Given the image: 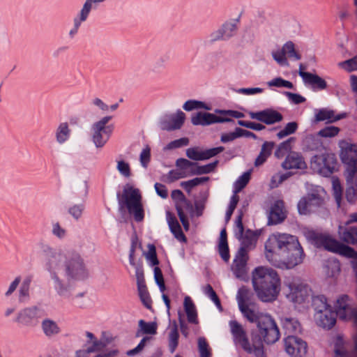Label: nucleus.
<instances>
[{
  "mask_svg": "<svg viewBox=\"0 0 357 357\" xmlns=\"http://www.w3.org/2000/svg\"><path fill=\"white\" fill-rule=\"evenodd\" d=\"M239 310L251 323L257 324V328L251 332V341L257 357L264 356V343L270 345L280 337L279 328L275 319L268 314H257L248 305H241Z\"/></svg>",
  "mask_w": 357,
  "mask_h": 357,
  "instance_id": "nucleus-1",
  "label": "nucleus"
},
{
  "mask_svg": "<svg viewBox=\"0 0 357 357\" xmlns=\"http://www.w3.org/2000/svg\"><path fill=\"white\" fill-rule=\"evenodd\" d=\"M266 257L273 254L280 255L288 269L301 264L305 256L303 249L296 236L275 233L269 236L265 243Z\"/></svg>",
  "mask_w": 357,
  "mask_h": 357,
  "instance_id": "nucleus-2",
  "label": "nucleus"
},
{
  "mask_svg": "<svg viewBox=\"0 0 357 357\" xmlns=\"http://www.w3.org/2000/svg\"><path fill=\"white\" fill-rule=\"evenodd\" d=\"M252 283L257 298L264 303L275 301L281 290V279L277 271L268 266L255 268Z\"/></svg>",
  "mask_w": 357,
  "mask_h": 357,
  "instance_id": "nucleus-3",
  "label": "nucleus"
},
{
  "mask_svg": "<svg viewBox=\"0 0 357 357\" xmlns=\"http://www.w3.org/2000/svg\"><path fill=\"white\" fill-rule=\"evenodd\" d=\"M116 198L121 213L128 211L136 222L144 220L145 212L139 189L127 183L123 187L122 194L120 192L116 193Z\"/></svg>",
  "mask_w": 357,
  "mask_h": 357,
  "instance_id": "nucleus-4",
  "label": "nucleus"
},
{
  "mask_svg": "<svg viewBox=\"0 0 357 357\" xmlns=\"http://www.w3.org/2000/svg\"><path fill=\"white\" fill-rule=\"evenodd\" d=\"M317 301L321 303L320 306L315 307L317 314L315 315L316 323L317 326L326 330L331 329L337 321V312H335L330 304L327 302V298L324 295H319L314 298V303Z\"/></svg>",
  "mask_w": 357,
  "mask_h": 357,
  "instance_id": "nucleus-5",
  "label": "nucleus"
},
{
  "mask_svg": "<svg viewBox=\"0 0 357 357\" xmlns=\"http://www.w3.org/2000/svg\"><path fill=\"white\" fill-rule=\"evenodd\" d=\"M311 167L324 177H328L337 169V158L333 153H324L321 155H314L310 160Z\"/></svg>",
  "mask_w": 357,
  "mask_h": 357,
  "instance_id": "nucleus-6",
  "label": "nucleus"
},
{
  "mask_svg": "<svg viewBox=\"0 0 357 357\" xmlns=\"http://www.w3.org/2000/svg\"><path fill=\"white\" fill-rule=\"evenodd\" d=\"M66 274L68 280H84L89 277V271L80 255L73 252L65 262Z\"/></svg>",
  "mask_w": 357,
  "mask_h": 357,
  "instance_id": "nucleus-7",
  "label": "nucleus"
},
{
  "mask_svg": "<svg viewBox=\"0 0 357 357\" xmlns=\"http://www.w3.org/2000/svg\"><path fill=\"white\" fill-rule=\"evenodd\" d=\"M112 119V116H105L92 125L93 142L97 148H101L105 146L110 138L114 130V124H109V121Z\"/></svg>",
  "mask_w": 357,
  "mask_h": 357,
  "instance_id": "nucleus-8",
  "label": "nucleus"
},
{
  "mask_svg": "<svg viewBox=\"0 0 357 357\" xmlns=\"http://www.w3.org/2000/svg\"><path fill=\"white\" fill-rule=\"evenodd\" d=\"M339 147L340 160L347 165V171L351 178L357 171V144L342 139L339 142Z\"/></svg>",
  "mask_w": 357,
  "mask_h": 357,
  "instance_id": "nucleus-9",
  "label": "nucleus"
},
{
  "mask_svg": "<svg viewBox=\"0 0 357 357\" xmlns=\"http://www.w3.org/2000/svg\"><path fill=\"white\" fill-rule=\"evenodd\" d=\"M240 15L236 19H231L225 22L216 31L209 35V42L213 43L218 40H228L234 36L238 30V24Z\"/></svg>",
  "mask_w": 357,
  "mask_h": 357,
  "instance_id": "nucleus-10",
  "label": "nucleus"
},
{
  "mask_svg": "<svg viewBox=\"0 0 357 357\" xmlns=\"http://www.w3.org/2000/svg\"><path fill=\"white\" fill-rule=\"evenodd\" d=\"M307 238L317 248H324L325 250L336 253L340 241L333 238L330 235L317 233L314 230H310L307 234Z\"/></svg>",
  "mask_w": 357,
  "mask_h": 357,
  "instance_id": "nucleus-11",
  "label": "nucleus"
},
{
  "mask_svg": "<svg viewBox=\"0 0 357 357\" xmlns=\"http://www.w3.org/2000/svg\"><path fill=\"white\" fill-rule=\"evenodd\" d=\"M42 255L45 270L50 273V277L57 273L63 262V255L47 245L43 247Z\"/></svg>",
  "mask_w": 357,
  "mask_h": 357,
  "instance_id": "nucleus-12",
  "label": "nucleus"
},
{
  "mask_svg": "<svg viewBox=\"0 0 357 357\" xmlns=\"http://www.w3.org/2000/svg\"><path fill=\"white\" fill-rule=\"evenodd\" d=\"M286 353L291 357H304L307 351V344L297 335H289L284 339Z\"/></svg>",
  "mask_w": 357,
  "mask_h": 357,
  "instance_id": "nucleus-13",
  "label": "nucleus"
},
{
  "mask_svg": "<svg viewBox=\"0 0 357 357\" xmlns=\"http://www.w3.org/2000/svg\"><path fill=\"white\" fill-rule=\"evenodd\" d=\"M191 122L194 126H210L214 123H235L234 120L231 118L220 116L215 114L202 111L197 112L192 116Z\"/></svg>",
  "mask_w": 357,
  "mask_h": 357,
  "instance_id": "nucleus-14",
  "label": "nucleus"
},
{
  "mask_svg": "<svg viewBox=\"0 0 357 357\" xmlns=\"http://www.w3.org/2000/svg\"><path fill=\"white\" fill-rule=\"evenodd\" d=\"M249 116L252 119L257 120L266 125H273L281 122L283 119L282 114L272 108H267L256 112H250Z\"/></svg>",
  "mask_w": 357,
  "mask_h": 357,
  "instance_id": "nucleus-15",
  "label": "nucleus"
},
{
  "mask_svg": "<svg viewBox=\"0 0 357 357\" xmlns=\"http://www.w3.org/2000/svg\"><path fill=\"white\" fill-rule=\"evenodd\" d=\"M324 204L323 198L316 193H308L298 201V212L300 215H307L310 213L312 208L319 207Z\"/></svg>",
  "mask_w": 357,
  "mask_h": 357,
  "instance_id": "nucleus-16",
  "label": "nucleus"
},
{
  "mask_svg": "<svg viewBox=\"0 0 357 357\" xmlns=\"http://www.w3.org/2000/svg\"><path fill=\"white\" fill-rule=\"evenodd\" d=\"M248 246L241 243L234 259V273L238 278L243 277L246 273V265L248 260L247 248Z\"/></svg>",
  "mask_w": 357,
  "mask_h": 357,
  "instance_id": "nucleus-17",
  "label": "nucleus"
},
{
  "mask_svg": "<svg viewBox=\"0 0 357 357\" xmlns=\"http://www.w3.org/2000/svg\"><path fill=\"white\" fill-rule=\"evenodd\" d=\"M230 326L234 338L241 343L243 349L249 354L255 352L254 347L250 344L242 326L237 321H231Z\"/></svg>",
  "mask_w": 357,
  "mask_h": 357,
  "instance_id": "nucleus-18",
  "label": "nucleus"
},
{
  "mask_svg": "<svg viewBox=\"0 0 357 357\" xmlns=\"http://www.w3.org/2000/svg\"><path fill=\"white\" fill-rule=\"evenodd\" d=\"M37 312L36 306L26 307L18 312L15 321L23 326H33L37 321Z\"/></svg>",
  "mask_w": 357,
  "mask_h": 357,
  "instance_id": "nucleus-19",
  "label": "nucleus"
},
{
  "mask_svg": "<svg viewBox=\"0 0 357 357\" xmlns=\"http://www.w3.org/2000/svg\"><path fill=\"white\" fill-rule=\"evenodd\" d=\"M283 201H276L271 207L268 216V225H275L282 222L287 215L283 212Z\"/></svg>",
  "mask_w": 357,
  "mask_h": 357,
  "instance_id": "nucleus-20",
  "label": "nucleus"
},
{
  "mask_svg": "<svg viewBox=\"0 0 357 357\" xmlns=\"http://www.w3.org/2000/svg\"><path fill=\"white\" fill-rule=\"evenodd\" d=\"M167 221L169 225L170 231L174 236L182 243H186L188 239L183 233L182 228L174 213L167 211L166 213Z\"/></svg>",
  "mask_w": 357,
  "mask_h": 357,
  "instance_id": "nucleus-21",
  "label": "nucleus"
},
{
  "mask_svg": "<svg viewBox=\"0 0 357 357\" xmlns=\"http://www.w3.org/2000/svg\"><path fill=\"white\" fill-rule=\"evenodd\" d=\"M185 120V113L178 109L176 115H172L169 120H163L161 122V128L168 131L180 129L183 126Z\"/></svg>",
  "mask_w": 357,
  "mask_h": 357,
  "instance_id": "nucleus-22",
  "label": "nucleus"
},
{
  "mask_svg": "<svg viewBox=\"0 0 357 357\" xmlns=\"http://www.w3.org/2000/svg\"><path fill=\"white\" fill-rule=\"evenodd\" d=\"M282 166L285 169H302L306 167V164L302 155H299L297 152H290L287 155Z\"/></svg>",
  "mask_w": 357,
  "mask_h": 357,
  "instance_id": "nucleus-23",
  "label": "nucleus"
},
{
  "mask_svg": "<svg viewBox=\"0 0 357 357\" xmlns=\"http://www.w3.org/2000/svg\"><path fill=\"white\" fill-rule=\"evenodd\" d=\"M347 116V113L342 112L337 115L335 114L333 110L327 109L326 108L320 109L314 116L315 122H321L328 121V123H334Z\"/></svg>",
  "mask_w": 357,
  "mask_h": 357,
  "instance_id": "nucleus-24",
  "label": "nucleus"
},
{
  "mask_svg": "<svg viewBox=\"0 0 357 357\" xmlns=\"http://www.w3.org/2000/svg\"><path fill=\"white\" fill-rule=\"evenodd\" d=\"M282 328L284 331V335H296L301 333L302 327L298 319L291 317H286L282 319Z\"/></svg>",
  "mask_w": 357,
  "mask_h": 357,
  "instance_id": "nucleus-25",
  "label": "nucleus"
},
{
  "mask_svg": "<svg viewBox=\"0 0 357 357\" xmlns=\"http://www.w3.org/2000/svg\"><path fill=\"white\" fill-rule=\"evenodd\" d=\"M303 80L305 84H310L314 90H324L327 88L325 79L315 73H304Z\"/></svg>",
  "mask_w": 357,
  "mask_h": 357,
  "instance_id": "nucleus-26",
  "label": "nucleus"
},
{
  "mask_svg": "<svg viewBox=\"0 0 357 357\" xmlns=\"http://www.w3.org/2000/svg\"><path fill=\"white\" fill-rule=\"evenodd\" d=\"M184 310L187 315L188 321L190 324H198L197 312L191 298L186 296L183 301Z\"/></svg>",
  "mask_w": 357,
  "mask_h": 357,
  "instance_id": "nucleus-27",
  "label": "nucleus"
},
{
  "mask_svg": "<svg viewBox=\"0 0 357 357\" xmlns=\"http://www.w3.org/2000/svg\"><path fill=\"white\" fill-rule=\"evenodd\" d=\"M275 146L273 142H264L261 146V151L255 160V166L259 167L263 165L268 158L271 155L272 150Z\"/></svg>",
  "mask_w": 357,
  "mask_h": 357,
  "instance_id": "nucleus-28",
  "label": "nucleus"
},
{
  "mask_svg": "<svg viewBox=\"0 0 357 357\" xmlns=\"http://www.w3.org/2000/svg\"><path fill=\"white\" fill-rule=\"evenodd\" d=\"M51 278L54 280V289L56 293L61 297L68 298L70 296V286L69 284H66L58 276L57 273H54Z\"/></svg>",
  "mask_w": 357,
  "mask_h": 357,
  "instance_id": "nucleus-29",
  "label": "nucleus"
},
{
  "mask_svg": "<svg viewBox=\"0 0 357 357\" xmlns=\"http://www.w3.org/2000/svg\"><path fill=\"white\" fill-rule=\"evenodd\" d=\"M139 329L136 333V337H139L140 333L145 335H155L157 333L158 326L156 322H146L140 319L138 322Z\"/></svg>",
  "mask_w": 357,
  "mask_h": 357,
  "instance_id": "nucleus-30",
  "label": "nucleus"
},
{
  "mask_svg": "<svg viewBox=\"0 0 357 357\" xmlns=\"http://www.w3.org/2000/svg\"><path fill=\"white\" fill-rule=\"evenodd\" d=\"M349 297L347 294L341 295L336 301L335 304V312L340 315L341 319H344L347 315V311L349 308L348 301Z\"/></svg>",
  "mask_w": 357,
  "mask_h": 357,
  "instance_id": "nucleus-31",
  "label": "nucleus"
},
{
  "mask_svg": "<svg viewBox=\"0 0 357 357\" xmlns=\"http://www.w3.org/2000/svg\"><path fill=\"white\" fill-rule=\"evenodd\" d=\"M41 327L43 333L47 337H52L60 333L58 324L53 320L45 319L42 321Z\"/></svg>",
  "mask_w": 357,
  "mask_h": 357,
  "instance_id": "nucleus-32",
  "label": "nucleus"
},
{
  "mask_svg": "<svg viewBox=\"0 0 357 357\" xmlns=\"http://www.w3.org/2000/svg\"><path fill=\"white\" fill-rule=\"evenodd\" d=\"M185 177H188L187 172L172 169L167 174L162 175L160 180L166 183H172L180 178Z\"/></svg>",
  "mask_w": 357,
  "mask_h": 357,
  "instance_id": "nucleus-33",
  "label": "nucleus"
},
{
  "mask_svg": "<svg viewBox=\"0 0 357 357\" xmlns=\"http://www.w3.org/2000/svg\"><path fill=\"white\" fill-rule=\"evenodd\" d=\"M218 164V160H215L213 162L204 165H199L198 162H195V166L196 167V169L192 170V174L197 175L210 174L215 171Z\"/></svg>",
  "mask_w": 357,
  "mask_h": 357,
  "instance_id": "nucleus-34",
  "label": "nucleus"
},
{
  "mask_svg": "<svg viewBox=\"0 0 357 357\" xmlns=\"http://www.w3.org/2000/svg\"><path fill=\"white\" fill-rule=\"evenodd\" d=\"M296 141V138L291 137L279 144L275 151L274 155L277 158H283L286 153L291 150V143Z\"/></svg>",
  "mask_w": 357,
  "mask_h": 357,
  "instance_id": "nucleus-35",
  "label": "nucleus"
},
{
  "mask_svg": "<svg viewBox=\"0 0 357 357\" xmlns=\"http://www.w3.org/2000/svg\"><path fill=\"white\" fill-rule=\"evenodd\" d=\"M210 178L208 176L196 177L191 180L186 181H182L180 183L182 187L188 193H190L193 188L203 184L204 183L208 181Z\"/></svg>",
  "mask_w": 357,
  "mask_h": 357,
  "instance_id": "nucleus-36",
  "label": "nucleus"
},
{
  "mask_svg": "<svg viewBox=\"0 0 357 357\" xmlns=\"http://www.w3.org/2000/svg\"><path fill=\"white\" fill-rule=\"evenodd\" d=\"M70 135V130L68 128V123H60L56 132V141L59 144H63L69 138Z\"/></svg>",
  "mask_w": 357,
  "mask_h": 357,
  "instance_id": "nucleus-37",
  "label": "nucleus"
},
{
  "mask_svg": "<svg viewBox=\"0 0 357 357\" xmlns=\"http://www.w3.org/2000/svg\"><path fill=\"white\" fill-rule=\"evenodd\" d=\"M183 109L187 112H190L194 109H204L210 110L211 108L204 102L197 100H188L185 102L183 105Z\"/></svg>",
  "mask_w": 357,
  "mask_h": 357,
  "instance_id": "nucleus-38",
  "label": "nucleus"
},
{
  "mask_svg": "<svg viewBox=\"0 0 357 357\" xmlns=\"http://www.w3.org/2000/svg\"><path fill=\"white\" fill-rule=\"evenodd\" d=\"M179 333L178 326L174 321V326L169 335V349L170 353L173 354L178 344Z\"/></svg>",
  "mask_w": 357,
  "mask_h": 357,
  "instance_id": "nucleus-39",
  "label": "nucleus"
},
{
  "mask_svg": "<svg viewBox=\"0 0 357 357\" xmlns=\"http://www.w3.org/2000/svg\"><path fill=\"white\" fill-rule=\"evenodd\" d=\"M208 196V190L199 192V199L195 202V212L197 217L202 215Z\"/></svg>",
  "mask_w": 357,
  "mask_h": 357,
  "instance_id": "nucleus-40",
  "label": "nucleus"
},
{
  "mask_svg": "<svg viewBox=\"0 0 357 357\" xmlns=\"http://www.w3.org/2000/svg\"><path fill=\"white\" fill-rule=\"evenodd\" d=\"M140 300L147 309H151L152 300L146 284L137 286Z\"/></svg>",
  "mask_w": 357,
  "mask_h": 357,
  "instance_id": "nucleus-41",
  "label": "nucleus"
},
{
  "mask_svg": "<svg viewBox=\"0 0 357 357\" xmlns=\"http://www.w3.org/2000/svg\"><path fill=\"white\" fill-rule=\"evenodd\" d=\"M342 241L354 245L357 243V227H349L343 232Z\"/></svg>",
  "mask_w": 357,
  "mask_h": 357,
  "instance_id": "nucleus-42",
  "label": "nucleus"
},
{
  "mask_svg": "<svg viewBox=\"0 0 357 357\" xmlns=\"http://www.w3.org/2000/svg\"><path fill=\"white\" fill-rule=\"evenodd\" d=\"M148 252L145 253L146 260L149 261L151 266H158L160 264V261L158 258L155 245L149 243L148 245Z\"/></svg>",
  "mask_w": 357,
  "mask_h": 357,
  "instance_id": "nucleus-43",
  "label": "nucleus"
},
{
  "mask_svg": "<svg viewBox=\"0 0 357 357\" xmlns=\"http://www.w3.org/2000/svg\"><path fill=\"white\" fill-rule=\"evenodd\" d=\"M298 123L296 121L289 122L284 128L277 133L279 139H282L288 135L295 133L298 129Z\"/></svg>",
  "mask_w": 357,
  "mask_h": 357,
  "instance_id": "nucleus-44",
  "label": "nucleus"
},
{
  "mask_svg": "<svg viewBox=\"0 0 357 357\" xmlns=\"http://www.w3.org/2000/svg\"><path fill=\"white\" fill-rule=\"evenodd\" d=\"M250 179V172H245L241 176H239L234 183V194L236 195V193L241 191L247 185Z\"/></svg>",
  "mask_w": 357,
  "mask_h": 357,
  "instance_id": "nucleus-45",
  "label": "nucleus"
},
{
  "mask_svg": "<svg viewBox=\"0 0 357 357\" xmlns=\"http://www.w3.org/2000/svg\"><path fill=\"white\" fill-rule=\"evenodd\" d=\"M261 234L260 230L252 231L250 229H247L243 238H242V244L244 245H250L253 241H256L259 235Z\"/></svg>",
  "mask_w": 357,
  "mask_h": 357,
  "instance_id": "nucleus-46",
  "label": "nucleus"
},
{
  "mask_svg": "<svg viewBox=\"0 0 357 357\" xmlns=\"http://www.w3.org/2000/svg\"><path fill=\"white\" fill-rule=\"evenodd\" d=\"M304 144L306 148L311 151L318 150L322 146V143L320 139L312 135L306 136L304 139Z\"/></svg>",
  "mask_w": 357,
  "mask_h": 357,
  "instance_id": "nucleus-47",
  "label": "nucleus"
},
{
  "mask_svg": "<svg viewBox=\"0 0 357 357\" xmlns=\"http://www.w3.org/2000/svg\"><path fill=\"white\" fill-rule=\"evenodd\" d=\"M285 55L287 54L289 58H294L296 60H300L301 55L295 50V45L292 41H287L282 47Z\"/></svg>",
  "mask_w": 357,
  "mask_h": 357,
  "instance_id": "nucleus-48",
  "label": "nucleus"
},
{
  "mask_svg": "<svg viewBox=\"0 0 357 357\" xmlns=\"http://www.w3.org/2000/svg\"><path fill=\"white\" fill-rule=\"evenodd\" d=\"M336 253L349 258L354 257L357 255L354 248L341 242H340Z\"/></svg>",
  "mask_w": 357,
  "mask_h": 357,
  "instance_id": "nucleus-49",
  "label": "nucleus"
},
{
  "mask_svg": "<svg viewBox=\"0 0 357 357\" xmlns=\"http://www.w3.org/2000/svg\"><path fill=\"white\" fill-rule=\"evenodd\" d=\"M243 216H244V212H243V209L242 208L238 209V215L236 216L235 222H236V227L238 229V231L237 233H236V236L239 240H242V238H243V236L245 235L244 234L245 229H244V225L243 223Z\"/></svg>",
  "mask_w": 357,
  "mask_h": 357,
  "instance_id": "nucleus-50",
  "label": "nucleus"
},
{
  "mask_svg": "<svg viewBox=\"0 0 357 357\" xmlns=\"http://www.w3.org/2000/svg\"><path fill=\"white\" fill-rule=\"evenodd\" d=\"M198 349L200 357H211V352L209 345L204 337H200L198 339Z\"/></svg>",
  "mask_w": 357,
  "mask_h": 357,
  "instance_id": "nucleus-51",
  "label": "nucleus"
},
{
  "mask_svg": "<svg viewBox=\"0 0 357 357\" xmlns=\"http://www.w3.org/2000/svg\"><path fill=\"white\" fill-rule=\"evenodd\" d=\"M340 131V129L338 127L330 126L321 129L318 132V135L325 138L333 137L337 135Z\"/></svg>",
  "mask_w": 357,
  "mask_h": 357,
  "instance_id": "nucleus-52",
  "label": "nucleus"
},
{
  "mask_svg": "<svg viewBox=\"0 0 357 357\" xmlns=\"http://www.w3.org/2000/svg\"><path fill=\"white\" fill-rule=\"evenodd\" d=\"M185 154L189 159L194 160L193 162L203 161L202 151H199L198 146L188 148Z\"/></svg>",
  "mask_w": 357,
  "mask_h": 357,
  "instance_id": "nucleus-53",
  "label": "nucleus"
},
{
  "mask_svg": "<svg viewBox=\"0 0 357 357\" xmlns=\"http://www.w3.org/2000/svg\"><path fill=\"white\" fill-rule=\"evenodd\" d=\"M215 113L220 114V116H226L228 118L231 117L235 119H241L245 116V114L243 112L232 109H216L215 110Z\"/></svg>",
  "mask_w": 357,
  "mask_h": 357,
  "instance_id": "nucleus-54",
  "label": "nucleus"
},
{
  "mask_svg": "<svg viewBox=\"0 0 357 357\" xmlns=\"http://www.w3.org/2000/svg\"><path fill=\"white\" fill-rule=\"evenodd\" d=\"M175 208L185 231H188L190 229V222L187 215L184 213L182 206L179 204H175Z\"/></svg>",
  "mask_w": 357,
  "mask_h": 357,
  "instance_id": "nucleus-55",
  "label": "nucleus"
},
{
  "mask_svg": "<svg viewBox=\"0 0 357 357\" xmlns=\"http://www.w3.org/2000/svg\"><path fill=\"white\" fill-rule=\"evenodd\" d=\"M239 201V197L238 195L234 194L230 200V203L229 204L228 208L226 211L225 214V222H228L229 220L231 219V217L236 208V206L238 204V202Z\"/></svg>",
  "mask_w": 357,
  "mask_h": 357,
  "instance_id": "nucleus-56",
  "label": "nucleus"
},
{
  "mask_svg": "<svg viewBox=\"0 0 357 357\" xmlns=\"http://www.w3.org/2000/svg\"><path fill=\"white\" fill-rule=\"evenodd\" d=\"M225 150V147L220 146L202 151L203 160H207L216 156Z\"/></svg>",
  "mask_w": 357,
  "mask_h": 357,
  "instance_id": "nucleus-57",
  "label": "nucleus"
},
{
  "mask_svg": "<svg viewBox=\"0 0 357 357\" xmlns=\"http://www.w3.org/2000/svg\"><path fill=\"white\" fill-rule=\"evenodd\" d=\"M250 290L245 286H242L238 289L237 299L238 307L241 305H247L246 301L249 300Z\"/></svg>",
  "mask_w": 357,
  "mask_h": 357,
  "instance_id": "nucleus-58",
  "label": "nucleus"
},
{
  "mask_svg": "<svg viewBox=\"0 0 357 357\" xmlns=\"http://www.w3.org/2000/svg\"><path fill=\"white\" fill-rule=\"evenodd\" d=\"M84 210V205L82 204H74L68 208V213L76 220H78L82 215Z\"/></svg>",
  "mask_w": 357,
  "mask_h": 357,
  "instance_id": "nucleus-59",
  "label": "nucleus"
},
{
  "mask_svg": "<svg viewBox=\"0 0 357 357\" xmlns=\"http://www.w3.org/2000/svg\"><path fill=\"white\" fill-rule=\"evenodd\" d=\"M218 252L222 258V259L228 262L230 259L229 248L228 243H218Z\"/></svg>",
  "mask_w": 357,
  "mask_h": 357,
  "instance_id": "nucleus-60",
  "label": "nucleus"
},
{
  "mask_svg": "<svg viewBox=\"0 0 357 357\" xmlns=\"http://www.w3.org/2000/svg\"><path fill=\"white\" fill-rule=\"evenodd\" d=\"M139 160L143 167L146 168L151 160V148L149 145L142 150L139 155Z\"/></svg>",
  "mask_w": 357,
  "mask_h": 357,
  "instance_id": "nucleus-61",
  "label": "nucleus"
},
{
  "mask_svg": "<svg viewBox=\"0 0 357 357\" xmlns=\"http://www.w3.org/2000/svg\"><path fill=\"white\" fill-rule=\"evenodd\" d=\"M339 65L344 68L347 72H352L357 69V56L347 59L339 63Z\"/></svg>",
  "mask_w": 357,
  "mask_h": 357,
  "instance_id": "nucleus-62",
  "label": "nucleus"
},
{
  "mask_svg": "<svg viewBox=\"0 0 357 357\" xmlns=\"http://www.w3.org/2000/svg\"><path fill=\"white\" fill-rule=\"evenodd\" d=\"M189 139L188 137H181L178 139L170 142L165 147L166 149H174L188 145Z\"/></svg>",
  "mask_w": 357,
  "mask_h": 357,
  "instance_id": "nucleus-63",
  "label": "nucleus"
},
{
  "mask_svg": "<svg viewBox=\"0 0 357 357\" xmlns=\"http://www.w3.org/2000/svg\"><path fill=\"white\" fill-rule=\"evenodd\" d=\"M175 165L180 172H187L189 167L195 165V162L190 161L183 158H179L176 160Z\"/></svg>",
  "mask_w": 357,
  "mask_h": 357,
  "instance_id": "nucleus-64",
  "label": "nucleus"
}]
</instances>
